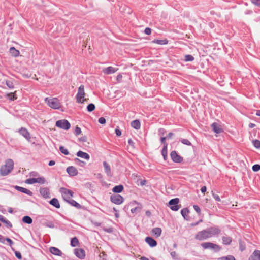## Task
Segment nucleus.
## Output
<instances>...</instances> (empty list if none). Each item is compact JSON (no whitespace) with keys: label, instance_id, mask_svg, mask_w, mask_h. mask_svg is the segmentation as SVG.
I'll list each match as a JSON object with an SVG mask.
<instances>
[{"label":"nucleus","instance_id":"f8f14e48","mask_svg":"<svg viewBox=\"0 0 260 260\" xmlns=\"http://www.w3.org/2000/svg\"><path fill=\"white\" fill-rule=\"evenodd\" d=\"M170 156L173 162L179 163L183 161V158L178 155L176 151H172L170 153Z\"/></svg>","mask_w":260,"mask_h":260},{"label":"nucleus","instance_id":"6e6552de","mask_svg":"<svg viewBox=\"0 0 260 260\" xmlns=\"http://www.w3.org/2000/svg\"><path fill=\"white\" fill-rule=\"evenodd\" d=\"M209 238L210 237L206 229L199 232L195 236V239L199 241H204Z\"/></svg>","mask_w":260,"mask_h":260},{"label":"nucleus","instance_id":"0eeeda50","mask_svg":"<svg viewBox=\"0 0 260 260\" xmlns=\"http://www.w3.org/2000/svg\"><path fill=\"white\" fill-rule=\"evenodd\" d=\"M210 238L218 235L221 230L217 226H211L206 229Z\"/></svg>","mask_w":260,"mask_h":260},{"label":"nucleus","instance_id":"8fccbe9b","mask_svg":"<svg viewBox=\"0 0 260 260\" xmlns=\"http://www.w3.org/2000/svg\"><path fill=\"white\" fill-rule=\"evenodd\" d=\"M75 135L76 136H78L81 133V129L80 127L76 126L75 129Z\"/></svg>","mask_w":260,"mask_h":260},{"label":"nucleus","instance_id":"9b49d317","mask_svg":"<svg viewBox=\"0 0 260 260\" xmlns=\"http://www.w3.org/2000/svg\"><path fill=\"white\" fill-rule=\"evenodd\" d=\"M111 201L117 205L122 204L124 201V198L120 194H113L110 197Z\"/></svg>","mask_w":260,"mask_h":260},{"label":"nucleus","instance_id":"7ed1b4c3","mask_svg":"<svg viewBox=\"0 0 260 260\" xmlns=\"http://www.w3.org/2000/svg\"><path fill=\"white\" fill-rule=\"evenodd\" d=\"M201 246L205 249H211L216 252H219L221 249L219 245L209 242L202 243Z\"/></svg>","mask_w":260,"mask_h":260},{"label":"nucleus","instance_id":"f257e3e1","mask_svg":"<svg viewBox=\"0 0 260 260\" xmlns=\"http://www.w3.org/2000/svg\"><path fill=\"white\" fill-rule=\"evenodd\" d=\"M14 168V161L12 159H7L4 165L0 168V175L2 176L8 175L11 172Z\"/></svg>","mask_w":260,"mask_h":260},{"label":"nucleus","instance_id":"a18cd8bd","mask_svg":"<svg viewBox=\"0 0 260 260\" xmlns=\"http://www.w3.org/2000/svg\"><path fill=\"white\" fill-rule=\"evenodd\" d=\"M180 141L182 143H183L184 145H186L187 146L191 145V142L188 139H182L181 140H180Z\"/></svg>","mask_w":260,"mask_h":260},{"label":"nucleus","instance_id":"338daca9","mask_svg":"<svg viewBox=\"0 0 260 260\" xmlns=\"http://www.w3.org/2000/svg\"><path fill=\"white\" fill-rule=\"evenodd\" d=\"M128 143L129 145H131V146L134 147V142H133V141L132 139H128Z\"/></svg>","mask_w":260,"mask_h":260},{"label":"nucleus","instance_id":"39448f33","mask_svg":"<svg viewBox=\"0 0 260 260\" xmlns=\"http://www.w3.org/2000/svg\"><path fill=\"white\" fill-rule=\"evenodd\" d=\"M59 192L61 193L62 197L65 201L71 199L74 195L73 191L64 187H61L59 189Z\"/></svg>","mask_w":260,"mask_h":260},{"label":"nucleus","instance_id":"393cba45","mask_svg":"<svg viewBox=\"0 0 260 260\" xmlns=\"http://www.w3.org/2000/svg\"><path fill=\"white\" fill-rule=\"evenodd\" d=\"M151 232L156 237H159L161 234L162 230L160 228L156 227L152 229Z\"/></svg>","mask_w":260,"mask_h":260},{"label":"nucleus","instance_id":"ddd939ff","mask_svg":"<svg viewBox=\"0 0 260 260\" xmlns=\"http://www.w3.org/2000/svg\"><path fill=\"white\" fill-rule=\"evenodd\" d=\"M131 204L132 205H137V206L134 207V208H133L131 209V211L132 213H140L142 209V205L138 203V202L136 201H134V202H133Z\"/></svg>","mask_w":260,"mask_h":260},{"label":"nucleus","instance_id":"f704fd0d","mask_svg":"<svg viewBox=\"0 0 260 260\" xmlns=\"http://www.w3.org/2000/svg\"><path fill=\"white\" fill-rule=\"evenodd\" d=\"M161 154L163 156L164 160H166L168 157L167 147V145L163 146L162 149L161 150Z\"/></svg>","mask_w":260,"mask_h":260},{"label":"nucleus","instance_id":"603ef678","mask_svg":"<svg viewBox=\"0 0 260 260\" xmlns=\"http://www.w3.org/2000/svg\"><path fill=\"white\" fill-rule=\"evenodd\" d=\"M98 122L100 123V124H105L106 123V119L104 117H101L100 118H99L98 119Z\"/></svg>","mask_w":260,"mask_h":260},{"label":"nucleus","instance_id":"7c9ffc66","mask_svg":"<svg viewBox=\"0 0 260 260\" xmlns=\"http://www.w3.org/2000/svg\"><path fill=\"white\" fill-rule=\"evenodd\" d=\"M222 239L223 244L226 245L231 244L232 241V238L228 236H223Z\"/></svg>","mask_w":260,"mask_h":260},{"label":"nucleus","instance_id":"bf43d9fd","mask_svg":"<svg viewBox=\"0 0 260 260\" xmlns=\"http://www.w3.org/2000/svg\"><path fill=\"white\" fill-rule=\"evenodd\" d=\"M144 32L146 35H149L151 33V29L149 27H147L145 28Z\"/></svg>","mask_w":260,"mask_h":260},{"label":"nucleus","instance_id":"2eb2a0df","mask_svg":"<svg viewBox=\"0 0 260 260\" xmlns=\"http://www.w3.org/2000/svg\"><path fill=\"white\" fill-rule=\"evenodd\" d=\"M66 171L70 176H76L78 173L77 169L74 166L68 167Z\"/></svg>","mask_w":260,"mask_h":260},{"label":"nucleus","instance_id":"a19ab883","mask_svg":"<svg viewBox=\"0 0 260 260\" xmlns=\"http://www.w3.org/2000/svg\"><path fill=\"white\" fill-rule=\"evenodd\" d=\"M95 108L94 104L91 103L87 106V110L88 112H91L93 111Z\"/></svg>","mask_w":260,"mask_h":260},{"label":"nucleus","instance_id":"aec40b11","mask_svg":"<svg viewBox=\"0 0 260 260\" xmlns=\"http://www.w3.org/2000/svg\"><path fill=\"white\" fill-rule=\"evenodd\" d=\"M145 241L150 247H153L157 245L156 241L151 237H147Z\"/></svg>","mask_w":260,"mask_h":260},{"label":"nucleus","instance_id":"864d4df0","mask_svg":"<svg viewBox=\"0 0 260 260\" xmlns=\"http://www.w3.org/2000/svg\"><path fill=\"white\" fill-rule=\"evenodd\" d=\"M15 255L18 259L20 260L22 259V255L20 252L17 251H15Z\"/></svg>","mask_w":260,"mask_h":260},{"label":"nucleus","instance_id":"3c124183","mask_svg":"<svg viewBox=\"0 0 260 260\" xmlns=\"http://www.w3.org/2000/svg\"><path fill=\"white\" fill-rule=\"evenodd\" d=\"M3 222L6 224V226L8 228H11L12 226V223L10 222V221H9L7 219H6L5 221H4Z\"/></svg>","mask_w":260,"mask_h":260},{"label":"nucleus","instance_id":"58836bf2","mask_svg":"<svg viewBox=\"0 0 260 260\" xmlns=\"http://www.w3.org/2000/svg\"><path fill=\"white\" fill-rule=\"evenodd\" d=\"M218 260H236V259L233 255H228L221 257L218 258Z\"/></svg>","mask_w":260,"mask_h":260},{"label":"nucleus","instance_id":"c9c22d12","mask_svg":"<svg viewBox=\"0 0 260 260\" xmlns=\"http://www.w3.org/2000/svg\"><path fill=\"white\" fill-rule=\"evenodd\" d=\"M79 244V241L77 237H75L71 240V245L72 247H76Z\"/></svg>","mask_w":260,"mask_h":260},{"label":"nucleus","instance_id":"de8ad7c7","mask_svg":"<svg viewBox=\"0 0 260 260\" xmlns=\"http://www.w3.org/2000/svg\"><path fill=\"white\" fill-rule=\"evenodd\" d=\"M252 169L254 172L258 171L260 170V165L258 164L254 165L252 167Z\"/></svg>","mask_w":260,"mask_h":260},{"label":"nucleus","instance_id":"69168bd1","mask_svg":"<svg viewBox=\"0 0 260 260\" xmlns=\"http://www.w3.org/2000/svg\"><path fill=\"white\" fill-rule=\"evenodd\" d=\"M115 133H116V135L118 136H120L121 135V131L118 128H116Z\"/></svg>","mask_w":260,"mask_h":260},{"label":"nucleus","instance_id":"f3484780","mask_svg":"<svg viewBox=\"0 0 260 260\" xmlns=\"http://www.w3.org/2000/svg\"><path fill=\"white\" fill-rule=\"evenodd\" d=\"M40 193L41 194V196L45 199L50 198L49 190L47 187L41 188L40 189Z\"/></svg>","mask_w":260,"mask_h":260},{"label":"nucleus","instance_id":"1a4fd4ad","mask_svg":"<svg viewBox=\"0 0 260 260\" xmlns=\"http://www.w3.org/2000/svg\"><path fill=\"white\" fill-rule=\"evenodd\" d=\"M179 202V200L178 198H174L170 200L169 204L171 206L170 209L174 211H178L181 207V205H178Z\"/></svg>","mask_w":260,"mask_h":260},{"label":"nucleus","instance_id":"f03ea898","mask_svg":"<svg viewBox=\"0 0 260 260\" xmlns=\"http://www.w3.org/2000/svg\"><path fill=\"white\" fill-rule=\"evenodd\" d=\"M45 101L50 107L54 109H59L61 106L59 101L56 98L49 99L47 97L45 99Z\"/></svg>","mask_w":260,"mask_h":260},{"label":"nucleus","instance_id":"c03bdc74","mask_svg":"<svg viewBox=\"0 0 260 260\" xmlns=\"http://www.w3.org/2000/svg\"><path fill=\"white\" fill-rule=\"evenodd\" d=\"M74 160L76 164H78L79 166L81 167H83L86 164L84 161L80 160L78 158H75Z\"/></svg>","mask_w":260,"mask_h":260},{"label":"nucleus","instance_id":"09e8293b","mask_svg":"<svg viewBox=\"0 0 260 260\" xmlns=\"http://www.w3.org/2000/svg\"><path fill=\"white\" fill-rule=\"evenodd\" d=\"M44 225L47 226V227H48V228H54V224L53 223V222H46L44 223Z\"/></svg>","mask_w":260,"mask_h":260},{"label":"nucleus","instance_id":"423d86ee","mask_svg":"<svg viewBox=\"0 0 260 260\" xmlns=\"http://www.w3.org/2000/svg\"><path fill=\"white\" fill-rule=\"evenodd\" d=\"M56 126L63 129L68 130L71 127L70 122L66 119L59 120L56 122Z\"/></svg>","mask_w":260,"mask_h":260},{"label":"nucleus","instance_id":"49530a36","mask_svg":"<svg viewBox=\"0 0 260 260\" xmlns=\"http://www.w3.org/2000/svg\"><path fill=\"white\" fill-rule=\"evenodd\" d=\"M6 84L10 89H13L14 88L13 83L10 80L6 81Z\"/></svg>","mask_w":260,"mask_h":260},{"label":"nucleus","instance_id":"4d7b16f0","mask_svg":"<svg viewBox=\"0 0 260 260\" xmlns=\"http://www.w3.org/2000/svg\"><path fill=\"white\" fill-rule=\"evenodd\" d=\"M166 137H161L160 142H161V144H163L164 146H165V145H167V147L168 144L166 142Z\"/></svg>","mask_w":260,"mask_h":260},{"label":"nucleus","instance_id":"4be33fe9","mask_svg":"<svg viewBox=\"0 0 260 260\" xmlns=\"http://www.w3.org/2000/svg\"><path fill=\"white\" fill-rule=\"evenodd\" d=\"M103 166L104 168L105 172L106 173V174L108 176L111 177L112 176V174L109 165L106 161H104Z\"/></svg>","mask_w":260,"mask_h":260},{"label":"nucleus","instance_id":"a211bd4d","mask_svg":"<svg viewBox=\"0 0 260 260\" xmlns=\"http://www.w3.org/2000/svg\"><path fill=\"white\" fill-rule=\"evenodd\" d=\"M118 70V69L115 68L112 66H109L103 70V72L105 74L109 75L115 73Z\"/></svg>","mask_w":260,"mask_h":260},{"label":"nucleus","instance_id":"cd10ccee","mask_svg":"<svg viewBox=\"0 0 260 260\" xmlns=\"http://www.w3.org/2000/svg\"><path fill=\"white\" fill-rule=\"evenodd\" d=\"M131 126L135 129H139L140 128L141 124L139 120H135L131 122Z\"/></svg>","mask_w":260,"mask_h":260},{"label":"nucleus","instance_id":"20e7f679","mask_svg":"<svg viewBox=\"0 0 260 260\" xmlns=\"http://www.w3.org/2000/svg\"><path fill=\"white\" fill-rule=\"evenodd\" d=\"M85 95L84 86L83 85H81L78 88V92L76 95L77 102L83 103L86 100V99H84Z\"/></svg>","mask_w":260,"mask_h":260},{"label":"nucleus","instance_id":"680f3d73","mask_svg":"<svg viewBox=\"0 0 260 260\" xmlns=\"http://www.w3.org/2000/svg\"><path fill=\"white\" fill-rule=\"evenodd\" d=\"M252 3L255 5L260 6V0H251Z\"/></svg>","mask_w":260,"mask_h":260},{"label":"nucleus","instance_id":"72a5a7b5","mask_svg":"<svg viewBox=\"0 0 260 260\" xmlns=\"http://www.w3.org/2000/svg\"><path fill=\"white\" fill-rule=\"evenodd\" d=\"M153 43H156L159 45H165L168 44V41L167 39L164 40H157L155 39L152 41Z\"/></svg>","mask_w":260,"mask_h":260},{"label":"nucleus","instance_id":"774afa93","mask_svg":"<svg viewBox=\"0 0 260 260\" xmlns=\"http://www.w3.org/2000/svg\"><path fill=\"white\" fill-rule=\"evenodd\" d=\"M206 190H207V188L205 186L202 187V188L201 189V191L202 193L205 192L206 191Z\"/></svg>","mask_w":260,"mask_h":260},{"label":"nucleus","instance_id":"2f4dec72","mask_svg":"<svg viewBox=\"0 0 260 260\" xmlns=\"http://www.w3.org/2000/svg\"><path fill=\"white\" fill-rule=\"evenodd\" d=\"M123 186L122 185H118L114 186L113 189V192L115 193H120L123 190Z\"/></svg>","mask_w":260,"mask_h":260},{"label":"nucleus","instance_id":"4c0bfd02","mask_svg":"<svg viewBox=\"0 0 260 260\" xmlns=\"http://www.w3.org/2000/svg\"><path fill=\"white\" fill-rule=\"evenodd\" d=\"M189 211L187 208H183L181 211V215L184 217V218L185 219H187V218H186L187 215L189 213Z\"/></svg>","mask_w":260,"mask_h":260},{"label":"nucleus","instance_id":"bb28decb","mask_svg":"<svg viewBox=\"0 0 260 260\" xmlns=\"http://www.w3.org/2000/svg\"><path fill=\"white\" fill-rule=\"evenodd\" d=\"M9 52L11 55L15 57H18L20 54L19 51L15 49L14 47H11L10 48Z\"/></svg>","mask_w":260,"mask_h":260},{"label":"nucleus","instance_id":"6e6d98bb","mask_svg":"<svg viewBox=\"0 0 260 260\" xmlns=\"http://www.w3.org/2000/svg\"><path fill=\"white\" fill-rule=\"evenodd\" d=\"M170 255L171 256V257L174 259H177V255L175 251H172L170 252Z\"/></svg>","mask_w":260,"mask_h":260},{"label":"nucleus","instance_id":"0e129e2a","mask_svg":"<svg viewBox=\"0 0 260 260\" xmlns=\"http://www.w3.org/2000/svg\"><path fill=\"white\" fill-rule=\"evenodd\" d=\"M80 141L85 142L87 141V137L86 136H83L79 138Z\"/></svg>","mask_w":260,"mask_h":260},{"label":"nucleus","instance_id":"dca6fc26","mask_svg":"<svg viewBox=\"0 0 260 260\" xmlns=\"http://www.w3.org/2000/svg\"><path fill=\"white\" fill-rule=\"evenodd\" d=\"M74 254L80 259H84L85 257V251L81 248L75 249L74 250Z\"/></svg>","mask_w":260,"mask_h":260},{"label":"nucleus","instance_id":"e433bc0d","mask_svg":"<svg viewBox=\"0 0 260 260\" xmlns=\"http://www.w3.org/2000/svg\"><path fill=\"white\" fill-rule=\"evenodd\" d=\"M22 221L27 224H31L32 223V219L28 216H25L22 218Z\"/></svg>","mask_w":260,"mask_h":260},{"label":"nucleus","instance_id":"412c9836","mask_svg":"<svg viewBox=\"0 0 260 260\" xmlns=\"http://www.w3.org/2000/svg\"><path fill=\"white\" fill-rule=\"evenodd\" d=\"M211 127L212 128L213 131L217 134H219L223 132L222 129L217 123L214 122L212 123Z\"/></svg>","mask_w":260,"mask_h":260},{"label":"nucleus","instance_id":"c85d7f7f","mask_svg":"<svg viewBox=\"0 0 260 260\" xmlns=\"http://www.w3.org/2000/svg\"><path fill=\"white\" fill-rule=\"evenodd\" d=\"M67 203H69L72 206L75 207L77 209H80L81 207V206L80 204L77 203L76 201L74 200H73L72 199H69V200L66 201Z\"/></svg>","mask_w":260,"mask_h":260},{"label":"nucleus","instance_id":"ea45409f","mask_svg":"<svg viewBox=\"0 0 260 260\" xmlns=\"http://www.w3.org/2000/svg\"><path fill=\"white\" fill-rule=\"evenodd\" d=\"M194 59V57L191 55H186L184 56V60L186 62L187 61H192Z\"/></svg>","mask_w":260,"mask_h":260},{"label":"nucleus","instance_id":"5fc2aeb1","mask_svg":"<svg viewBox=\"0 0 260 260\" xmlns=\"http://www.w3.org/2000/svg\"><path fill=\"white\" fill-rule=\"evenodd\" d=\"M212 196L216 201H218V202L220 201V198L218 195L212 192Z\"/></svg>","mask_w":260,"mask_h":260},{"label":"nucleus","instance_id":"052dcab7","mask_svg":"<svg viewBox=\"0 0 260 260\" xmlns=\"http://www.w3.org/2000/svg\"><path fill=\"white\" fill-rule=\"evenodd\" d=\"M193 208L198 213H200L201 210L200 207L198 205H193Z\"/></svg>","mask_w":260,"mask_h":260},{"label":"nucleus","instance_id":"5701e85b","mask_svg":"<svg viewBox=\"0 0 260 260\" xmlns=\"http://www.w3.org/2000/svg\"><path fill=\"white\" fill-rule=\"evenodd\" d=\"M15 188L16 190H17L22 193H25V194L29 195V196H32V194H33L32 192L29 189H27L25 188L18 186H16Z\"/></svg>","mask_w":260,"mask_h":260},{"label":"nucleus","instance_id":"b1692460","mask_svg":"<svg viewBox=\"0 0 260 260\" xmlns=\"http://www.w3.org/2000/svg\"><path fill=\"white\" fill-rule=\"evenodd\" d=\"M50 252L53 255L57 256H61L62 252L57 248L55 247H51L49 248Z\"/></svg>","mask_w":260,"mask_h":260},{"label":"nucleus","instance_id":"13d9d810","mask_svg":"<svg viewBox=\"0 0 260 260\" xmlns=\"http://www.w3.org/2000/svg\"><path fill=\"white\" fill-rule=\"evenodd\" d=\"M166 132V130L164 128H160L158 129V134L159 135H164Z\"/></svg>","mask_w":260,"mask_h":260},{"label":"nucleus","instance_id":"e2e57ef3","mask_svg":"<svg viewBox=\"0 0 260 260\" xmlns=\"http://www.w3.org/2000/svg\"><path fill=\"white\" fill-rule=\"evenodd\" d=\"M5 241H7L9 243V245L10 246L13 244V242L11 239H10L9 238H5Z\"/></svg>","mask_w":260,"mask_h":260},{"label":"nucleus","instance_id":"473e14b6","mask_svg":"<svg viewBox=\"0 0 260 260\" xmlns=\"http://www.w3.org/2000/svg\"><path fill=\"white\" fill-rule=\"evenodd\" d=\"M15 92H16L7 94L6 97L10 101L16 100L17 99V97Z\"/></svg>","mask_w":260,"mask_h":260},{"label":"nucleus","instance_id":"a878e982","mask_svg":"<svg viewBox=\"0 0 260 260\" xmlns=\"http://www.w3.org/2000/svg\"><path fill=\"white\" fill-rule=\"evenodd\" d=\"M77 156L86 160H89L90 159L89 155L88 153L82 151H79L77 153Z\"/></svg>","mask_w":260,"mask_h":260},{"label":"nucleus","instance_id":"37998d69","mask_svg":"<svg viewBox=\"0 0 260 260\" xmlns=\"http://www.w3.org/2000/svg\"><path fill=\"white\" fill-rule=\"evenodd\" d=\"M252 144L254 147L257 149L260 148V141L258 140H254L252 141Z\"/></svg>","mask_w":260,"mask_h":260},{"label":"nucleus","instance_id":"9d476101","mask_svg":"<svg viewBox=\"0 0 260 260\" xmlns=\"http://www.w3.org/2000/svg\"><path fill=\"white\" fill-rule=\"evenodd\" d=\"M25 183L28 184H32L36 183L43 184L45 183V179L44 177L30 178L26 179Z\"/></svg>","mask_w":260,"mask_h":260},{"label":"nucleus","instance_id":"4468645a","mask_svg":"<svg viewBox=\"0 0 260 260\" xmlns=\"http://www.w3.org/2000/svg\"><path fill=\"white\" fill-rule=\"evenodd\" d=\"M19 134L23 136L27 141H30L31 139L30 135L28 130L24 127H21L18 130Z\"/></svg>","mask_w":260,"mask_h":260},{"label":"nucleus","instance_id":"c756f323","mask_svg":"<svg viewBox=\"0 0 260 260\" xmlns=\"http://www.w3.org/2000/svg\"><path fill=\"white\" fill-rule=\"evenodd\" d=\"M49 203L56 207V208H59L60 207V204L58 200L56 198H53L49 201Z\"/></svg>","mask_w":260,"mask_h":260},{"label":"nucleus","instance_id":"79ce46f5","mask_svg":"<svg viewBox=\"0 0 260 260\" xmlns=\"http://www.w3.org/2000/svg\"><path fill=\"white\" fill-rule=\"evenodd\" d=\"M59 150L62 153L64 154V155H67L69 154L68 150L64 146H60Z\"/></svg>","mask_w":260,"mask_h":260},{"label":"nucleus","instance_id":"6ab92c4d","mask_svg":"<svg viewBox=\"0 0 260 260\" xmlns=\"http://www.w3.org/2000/svg\"><path fill=\"white\" fill-rule=\"evenodd\" d=\"M248 260H260V251L255 250L248 258Z\"/></svg>","mask_w":260,"mask_h":260}]
</instances>
